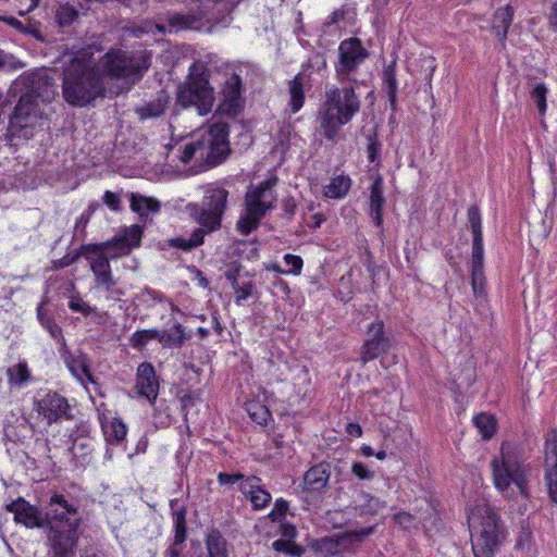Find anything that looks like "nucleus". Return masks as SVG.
Wrapping results in <instances>:
<instances>
[{"label": "nucleus", "mask_w": 557, "mask_h": 557, "mask_svg": "<svg viewBox=\"0 0 557 557\" xmlns=\"http://www.w3.org/2000/svg\"><path fill=\"white\" fill-rule=\"evenodd\" d=\"M62 91L65 101L74 107H84L103 95V77L90 53L79 52L70 61L63 73Z\"/></svg>", "instance_id": "f257e3e1"}, {"label": "nucleus", "mask_w": 557, "mask_h": 557, "mask_svg": "<svg viewBox=\"0 0 557 557\" xmlns=\"http://www.w3.org/2000/svg\"><path fill=\"white\" fill-rule=\"evenodd\" d=\"M474 557H494L505 540V529L497 511L488 504H478L468 516Z\"/></svg>", "instance_id": "f03ea898"}, {"label": "nucleus", "mask_w": 557, "mask_h": 557, "mask_svg": "<svg viewBox=\"0 0 557 557\" xmlns=\"http://www.w3.org/2000/svg\"><path fill=\"white\" fill-rule=\"evenodd\" d=\"M360 106L352 87L329 89L320 110V129L323 136L329 140H335L339 127L352 120Z\"/></svg>", "instance_id": "7ed1b4c3"}, {"label": "nucleus", "mask_w": 557, "mask_h": 557, "mask_svg": "<svg viewBox=\"0 0 557 557\" xmlns=\"http://www.w3.org/2000/svg\"><path fill=\"white\" fill-rule=\"evenodd\" d=\"M492 472L495 487L507 498H515L516 493L510 490V484H515L519 493L528 498L530 495L528 482L530 468L522 463L510 450L509 447L502 445L500 456L495 457L492 462Z\"/></svg>", "instance_id": "20e7f679"}, {"label": "nucleus", "mask_w": 557, "mask_h": 557, "mask_svg": "<svg viewBox=\"0 0 557 557\" xmlns=\"http://www.w3.org/2000/svg\"><path fill=\"white\" fill-rule=\"evenodd\" d=\"M177 102L184 107H196L200 115L211 111L214 91L209 83V71L203 63L195 62L189 67L186 82L178 87Z\"/></svg>", "instance_id": "39448f33"}, {"label": "nucleus", "mask_w": 557, "mask_h": 557, "mask_svg": "<svg viewBox=\"0 0 557 557\" xmlns=\"http://www.w3.org/2000/svg\"><path fill=\"white\" fill-rule=\"evenodd\" d=\"M277 178H269L250 188L245 197V213L236 223V230L244 236L257 230L261 219L274 207L276 196L273 187Z\"/></svg>", "instance_id": "423d86ee"}, {"label": "nucleus", "mask_w": 557, "mask_h": 557, "mask_svg": "<svg viewBox=\"0 0 557 557\" xmlns=\"http://www.w3.org/2000/svg\"><path fill=\"white\" fill-rule=\"evenodd\" d=\"M101 66L111 77L137 81L148 69V63L143 51L110 50L102 57Z\"/></svg>", "instance_id": "0eeeda50"}, {"label": "nucleus", "mask_w": 557, "mask_h": 557, "mask_svg": "<svg viewBox=\"0 0 557 557\" xmlns=\"http://www.w3.org/2000/svg\"><path fill=\"white\" fill-rule=\"evenodd\" d=\"M141 236L143 228L137 224L123 227L112 239L87 246L85 248V258L89 262V257L95 253L102 256L109 262L110 259L126 256L133 248L140 245Z\"/></svg>", "instance_id": "6e6552de"}, {"label": "nucleus", "mask_w": 557, "mask_h": 557, "mask_svg": "<svg viewBox=\"0 0 557 557\" xmlns=\"http://www.w3.org/2000/svg\"><path fill=\"white\" fill-rule=\"evenodd\" d=\"M227 198L228 190L223 187L210 186L206 189L200 205L194 210V216L207 232L221 227L222 218L227 209Z\"/></svg>", "instance_id": "1a4fd4ad"}, {"label": "nucleus", "mask_w": 557, "mask_h": 557, "mask_svg": "<svg viewBox=\"0 0 557 557\" xmlns=\"http://www.w3.org/2000/svg\"><path fill=\"white\" fill-rule=\"evenodd\" d=\"M468 222L472 233V253H471V282L475 296H481L485 290L484 276V248L482 234V219L476 206L468 209Z\"/></svg>", "instance_id": "9d476101"}, {"label": "nucleus", "mask_w": 557, "mask_h": 557, "mask_svg": "<svg viewBox=\"0 0 557 557\" xmlns=\"http://www.w3.org/2000/svg\"><path fill=\"white\" fill-rule=\"evenodd\" d=\"M36 98L33 94H25L20 98L9 122L8 131L11 137L25 139L33 137L35 127L42 120Z\"/></svg>", "instance_id": "9b49d317"}, {"label": "nucleus", "mask_w": 557, "mask_h": 557, "mask_svg": "<svg viewBox=\"0 0 557 557\" xmlns=\"http://www.w3.org/2000/svg\"><path fill=\"white\" fill-rule=\"evenodd\" d=\"M81 519L69 522L65 527L50 525L47 530V541L55 557H74L78 543V527Z\"/></svg>", "instance_id": "f8f14e48"}, {"label": "nucleus", "mask_w": 557, "mask_h": 557, "mask_svg": "<svg viewBox=\"0 0 557 557\" xmlns=\"http://www.w3.org/2000/svg\"><path fill=\"white\" fill-rule=\"evenodd\" d=\"M89 265L95 276L96 288L104 293L108 299L120 301L125 292L120 287L117 280L113 277L110 262L102 256L92 253L89 257Z\"/></svg>", "instance_id": "ddd939ff"}, {"label": "nucleus", "mask_w": 557, "mask_h": 557, "mask_svg": "<svg viewBox=\"0 0 557 557\" xmlns=\"http://www.w3.org/2000/svg\"><path fill=\"white\" fill-rule=\"evenodd\" d=\"M337 76H347L355 71L369 55L361 40L355 37L343 40L338 47Z\"/></svg>", "instance_id": "4468645a"}, {"label": "nucleus", "mask_w": 557, "mask_h": 557, "mask_svg": "<svg viewBox=\"0 0 557 557\" xmlns=\"http://www.w3.org/2000/svg\"><path fill=\"white\" fill-rule=\"evenodd\" d=\"M228 125L225 122L212 123L209 127L208 137L203 139L209 149V165L214 166L223 162L230 152Z\"/></svg>", "instance_id": "2eb2a0df"}, {"label": "nucleus", "mask_w": 557, "mask_h": 557, "mask_svg": "<svg viewBox=\"0 0 557 557\" xmlns=\"http://www.w3.org/2000/svg\"><path fill=\"white\" fill-rule=\"evenodd\" d=\"M77 516V508L70 504L63 495L53 494L50 497L45 511V528L65 527L69 522L79 519Z\"/></svg>", "instance_id": "dca6fc26"}, {"label": "nucleus", "mask_w": 557, "mask_h": 557, "mask_svg": "<svg viewBox=\"0 0 557 557\" xmlns=\"http://www.w3.org/2000/svg\"><path fill=\"white\" fill-rule=\"evenodd\" d=\"M391 347V339L384 333V323L376 320L368 327L367 339L361 350V360L367 363L382 356Z\"/></svg>", "instance_id": "f3484780"}, {"label": "nucleus", "mask_w": 557, "mask_h": 557, "mask_svg": "<svg viewBox=\"0 0 557 557\" xmlns=\"http://www.w3.org/2000/svg\"><path fill=\"white\" fill-rule=\"evenodd\" d=\"M36 410L46 419L48 424L71 418L67 399L55 392H50L37 400Z\"/></svg>", "instance_id": "a211bd4d"}, {"label": "nucleus", "mask_w": 557, "mask_h": 557, "mask_svg": "<svg viewBox=\"0 0 557 557\" xmlns=\"http://www.w3.org/2000/svg\"><path fill=\"white\" fill-rule=\"evenodd\" d=\"M7 510L14 515V521L28 529L45 528V521L41 511L30 505L24 498H18L7 505Z\"/></svg>", "instance_id": "6ab92c4d"}, {"label": "nucleus", "mask_w": 557, "mask_h": 557, "mask_svg": "<svg viewBox=\"0 0 557 557\" xmlns=\"http://www.w3.org/2000/svg\"><path fill=\"white\" fill-rule=\"evenodd\" d=\"M545 465V481L548 497L553 504L557 505V440L555 433H553V440L546 441Z\"/></svg>", "instance_id": "aec40b11"}, {"label": "nucleus", "mask_w": 557, "mask_h": 557, "mask_svg": "<svg viewBox=\"0 0 557 557\" xmlns=\"http://www.w3.org/2000/svg\"><path fill=\"white\" fill-rule=\"evenodd\" d=\"M136 389L140 396L149 401L156 400L159 391V382L156 376L154 368L144 362L137 369Z\"/></svg>", "instance_id": "412c9836"}, {"label": "nucleus", "mask_w": 557, "mask_h": 557, "mask_svg": "<svg viewBox=\"0 0 557 557\" xmlns=\"http://www.w3.org/2000/svg\"><path fill=\"white\" fill-rule=\"evenodd\" d=\"M331 475V466L326 462L311 467L304 475V490L309 493L325 491Z\"/></svg>", "instance_id": "4be33fe9"}, {"label": "nucleus", "mask_w": 557, "mask_h": 557, "mask_svg": "<svg viewBox=\"0 0 557 557\" xmlns=\"http://www.w3.org/2000/svg\"><path fill=\"white\" fill-rule=\"evenodd\" d=\"M240 492L249 498L253 509H263L272 499L271 494L260 485V479L248 476L239 484Z\"/></svg>", "instance_id": "5701e85b"}, {"label": "nucleus", "mask_w": 557, "mask_h": 557, "mask_svg": "<svg viewBox=\"0 0 557 557\" xmlns=\"http://www.w3.org/2000/svg\"><path fill=\"white\" fill-rule=\"evenodd\" d=\"M513 20V9L510 5L498 9L493 16L492 30L498 38L502 48L506 46L508 29Z\"/></svg>", "instance_id": "b1692460"}, {"label": "nucleus", "mask_w": 557, "mask_h": 557, "mask_svg": "<svg viewBox=\"0 0 557 557\" xmlns=\"http://www.w3.org/2000/svg\"><path fill=\"white\" fill-rule=\"evenodd\" d=\"M370 215L372 216L375 225L380 227L383 223V207L385 205V197L383 195V180L377 176L371 186L370 190Z\"/></svg>", "instance_id": "393cba45"}, {"label": "nucleus", "mask_w": 557, "mask_h": 557, "mask_svg": "<svg viewBox=\"0 0 557 557\" xmlns=\"http://www.w3.org/2000/svg\"><path fill=\"white\" fill-rule=\"evenodd\" d=\"M242 92V79L236 73L226 74L222 85L221 94L224 102L228 103V109H234Z\"/></svg>", "instance_id": "a878e982"}, {"label": "nucleus", "mask_w": 557, "mask_h": 557, "mask_svg": "<svg viewBox=\"0 0 557 557\" xmlns=\"http://www.w3.org/2000/svg\"><path fill=\"white\" fill-rule=\"evenodd\" d=\"M168 103L169 97L164 94H160L157 99L146 103L145 106L137 107L136 113L140 119L159 117L164 114Z\"/></svg>", "instance_id": "bb28decb"}, {"label": "nucleus", "mask_w": 557, "mask_h": 557, "mask_svg": "<svg viewBox=\"0 0 557 557\" xmlns=\"http://www.w3.org/2000/svg\"><path fill=\"white\" fill-rule=\"evenodd\" d=\"M289 107L293 113L298 112L305 102V92H304V76L302 74L296 75L292 81H289Z\"/></svg>", "instance_id": "cd10ccee"}, {"label": "nucleus", "mask_w": 557, "mask_h": 557, "mask_svg": "<svg viewBox=\"0 0 557 557\" xmlns=\"http://www.w3.org/2000/svg\"><path fill=\"white\" fill-rule=\"evenodd\" d=\"M205 140H196L185 145L180 157L184 163L189 162L193 158L203 160L209 165V152Z\"/></svg>", "instance_id": "c85d7f7f"}, {"label": "nucleus", "mask_w": 557, "mask_h": 557, "mask_svg": "<svg viewBox=\"0 0 557 557\" xmlns=\"http://www.w3.org/2000/svg\"><path fill=\"white\" fill-rule=\"evenodd\" d=\"M351 186V180L347 175H338L324 187V196L332 199L343 198Z\"/></svg>", "instance_id": "c756f323"}, {"label": "nucleus", "mask_w": 557, "mask_h": 557, "mask_svg": "<svg viewBox=\"0 0 557 557\" xmlns=\"http://www.w3.org/2000/svg\"><path fill=\"white\" fill-rule=\"evenodd\" d=\"M207 557H228L226 541L219 531H211L206 541Z\"/></svg>", "instance_id": "7c9ffc66"}, {"label": "nucleus", "mask_w": 557, "mask_h": 557, "mask_svg": "<svg viewBox=\"0 0 557 557\" xmlns=\"http://www.w3.org/2000/svg\"><path fill=\"white\" fill-rule=\"evenodd\" d=\"M181 323H175L171 331H161L160 344L163 347H181L188 339Z\"/></svg>", "instance_id": "2f4dec72"}, {"label": "nucleus", "mask_w": 557, "mask_h": 557, "mask_svg": "<svg viewBox=\"0 0 557 557\" xmlns=\"http://www.w3.org/2000/svg\"><path fill=\"white\" fill-rule=\"evenodd\" d=\"M131 209L140 215H146L149 212H158L160 210V203L156 199L132 194Z\"/></svg>", "instance_id": "473e14b6"}, {"label": "nucleus", "mask_w": 557, "mask_h": 557, "mask_svg": "<svg viewBox=\"0 0 557 557\" xmlns=\"http://www.w3.org/2000/svg\"><path fill=\"white\" fill-rule=\"evenodd\" d=\"M207 231L203 228H197L193 232L189 238L175 237L171 239V246L188 251L195 247L200 246L203 243V237Z\"/></svg>", "instance_id": "72a5a7b5"}, {"label": "nucleus", "mask_w": 557, "mask_h": 557, "mask_svg": "<svg viewBox=\"0 0 557 557\" xmlns=\"http://www.w3.org/2000/svg\"><path fill=\"white\" fill-rule=\"evenodd\" d=\"M197 14H173L169 17L170 30L197 28L199 23Z\"/></svg>", "instance_id": "f704fd0d"}, {"label": "nucleus", "mask_w": 557, "mask_h": 557, "mask_svg": "<svg viewBox=\"0 0 557 557\" xmlns=\"http://www.w3.org/2000/svg\"><path fill=\"white\" fill-rule=\"evenodd\" d=\"M474 425L479 430L483 440H490L496 431V420L487 413H480L473 419Z\"/></svg>", "instance_id": "c9c22d12"}, {"label": "nucleus", "mask_w": 557, "mask_h": 557, "mask_svg": "<svg viewBox=\"0 0 557 557\" xmlns=\"http://www.w3.org/2000/svg\"><path fill=\"white\" fill-rule=\"evenodd\" d=\"M172 509L175 528L174 540L176 544H183L186 540V510L184 508L175 509L173 504Z\"/></svg>", "instance_id": "e433bc0d"}, {"label": "nucleus", "mask_w": 557, "mask_h": 557, "mask_svg": "<svg viewBox=\"0 0 557 557\" xmlns=\"http://www.w3.org/2000/svg\"><path fill=\"white\" fill-rule=\"evenodd\" d=\"M10 384L21 385L26 383L29 377V371L25 362H21L16 366L10 367L7 370Z\"/></svg>", "instance_id": "4c0bfd02"}, {"label": "nucleus", "mask_w": 557, "mask_h": 557, "mask_svg": "<svg viewBox=\"0 0 557 557\" xmlns=\"http://www.w3.org/2000/svg\"><path fill=\"white\" fill-rule=\"evenodd\" d=\"M103 430L108 441H115L119 443L126 436V425L119 419H113L110 423L103 426Z\"/></svg>", "instance_id": "58836bf2"}, {"label": "nucleus", "mask_w": 557, "mask_h": 557, "mask_svg": "<svg viewBox=\"0 0 557 557\" xmlns=\"http://www.w3.org/2000/svg\"><path fill=\"white\" fill-rule=\"evenodd\" d=\"M55 17L59 26L66 27L78 17V11L73 5L65 3L60 5Z\"/></svg>", "instance_id": "ea45409f"}, {"label": "nucleus", "mask_w": 557, "mask_h": 557, "mask_svg": "<svg viewBox=\"0 0 557 557\" xmlns=\"http://www.w3.org/2000/svg\"><path fill=\"white\" fill-rule=\"evenodd\" d=\"M546 95L547 87L543 83H537L531 87L530 97L535 102L540 114H544L546 112Z\"/></svg>", "instance_id": "a19ab883"}, {"label": "nucleus", "mask_w": 557, "mask_h": 557, "mask_svg": "<svg viewBox=\"0 0 557 557\" xmlns=\"http://www.w3.org/2000/svg\"><path fill=\"white\" fill-rule=\"evenodd\" d=\"M383 79L387 88V95L391 102V107L395 109L397 81L395 77V70L393 65H389L384 70Z\"/></svg>", "instance_id": "79ce46f5"}, {"label": "nucleus", "mask_w": 557, "mask_h": 557, "mask_svg": "<svg viewBox=\"0 0 557 557\" xmlns=\"http://www.w3.org/2000/svg\"><path fill=\"white\" fill-rule=\"evenodd\" d=\"M247 412L249 413L251 419L260 425H265L270 418L269 410L258 403L249 404L247 406Z\"/></svg>", "instance_id": "37998d69"}, {"label": "nucleus", "mask_w": 557, "mask_h": 557, "mask_svg": "<svg viewBox=\"0 0 557 557\" xmlns=\"http://www.w3.org/2000/svg\"><path fill=\"white\" fill-rule=\"evenodd\" d=\"M284 262L288 267L284 274L299 275L302 269V259L299 256L286 253L284 256Z\"/></svg>", "instance_id": "c03bdc74"}, {"label": "nucleus", "mask_w": 557, "mask_h": 557, "mask_svg": "<svg viewBox=\"0 0 557 557\" xmlns=\"http://www.w3.org/2000/svg\"><path fill=\"white\" fill-rule=\"evenodd\" d=\"M67 366L71 370V372L78 379H83V376L88 377L91 380V374L89 373V370L86 366V363L82 359H73L72 361L67 362Z\"/></svg>", "instance_id": "a18cd8bd"}, {"label": "nucleus", "mask_w": 557, "mask_h": 557, "mask_svg": "<svg viewBox=\"0 0 557 557\" xmlns=\"http://www.w3.org/2000/svg\"><path fill=\"white\" fill-rule=\"evenodd\" d=\"M69 308L74 312H81L85 317L89 315L91 312H94V308L90 307L86 301H84L79 297H73L69 301Z\"/></svg>", "instance_id": "49530a36"}, {"label": "nucleus", "mask_w": 557, "mask_h": 557, "mask_svg": "<svg viewBox=\"0 0 557 557\" xmlns=\"http://www.w3.org/2000/svg\"><path fill=\"white\" fill-rule=\"evenodd\" d=\"M247 476H245L244 474L242 473H225V472H220L218 474V482L220 483V485H227V486H232L234 485L235 483H242Z\"/></svg>", "instance_id": "de8ad7c7"}, {"label": "nucleus", "mask_w": 557, "mask_h": 557, "mask_svg": "<svg viewBox=\"0 0 557 557\" xmlns=\"http://www.w3.org/2000/svg\"><path fill=\"white\" fill-rule=\"evenodd\" d=\"M351 472L360 480H371L374 476V472L370 471L362 462H354Z\"/></svg>", "instance_id": "09e8293b"}, {"label": "nucleus", "mask_w": 557, "mask_h": 557, "mask_svg": "<svg viewBox=\"0 0 557 557\" xmlns=\"http://www.w3.org/2000/svg\"><path fill=\"white\" fill-rule=\"evenodd\" d=\"M393 519L397 524H399L404 529L413 527L416 522V518L411 513L406 511L395 513Z\"/></svg>", "instance_id": "8fccbe9b"}, {"label": "nucleus", "mask_w": 557, "mask_h": 557, "mask_svg": "<svg viewBox=\"0 0 557 557\" xmlns=\"http://www.w3.org/2000/svg\"><path fill=\"white\" fill-rule=\"evenodd\" d=\"M236 294V301L240 302L251 295L252 283L246 282L233 288Z\"/></svg>", "instance_id": "3c124183"}, {"label": "nucleus", "mask_w": 557, "mask_h": 557, "mask_svg": "<svg viewBox=\"0 0 557 557\" xmlns=\"http://www.w3.org/2000/svg\"><path fill=\"white\" fill-rule=\"evenodd\" d=\"M103 202L113 211L121 210V201L116 194L112 191H106L103 195Z\"/></svg>", "instance_id": "603ef678"}, {"label": "nucleus", "mask_w": 557, "mask_h": 557, "mask_svg": "<svg viewBox=\"0 0 557 557\" xmlns=\"http://www.w3.org/2000/svg\"><path fill=\"white\" fill-rule=\"evenodd\" d=\"M40 81H42V83L47 87V89L44 94L38 92L37 97H42L44 100H48L50 97H52L55 94V84H54L53 79L48 76L41 77Z\"/></svg>", "instance_id": "864d4df0"}, {"label": "nucleus", "mask_w": 557, "mask_h": 557, "mask_svg": "<svg viewBox=\"0 0 557 557\" xmlns=\"http://www.w3.org/2000/svg\"><path fill=\"white\" fill-rule=\"evenodd\" d=\"M148 342L149 339L146 338L141 331L135 332L129 339L132 347L136 349H141Z\"/></svg>", "instance_id": "5fc2aeb1"}, {"label": "nucleus", "mask_w": 557, "mask_h": 557, "mask_svg": "<svg viewBox=\"0 0 557 557\" xmlns=\"http://www.w3.org/2000/svg\"><path fill=\"white\" fill-rule=\"evenodd\" d=\"M287 510H288L287 502H285L283 499H277L275 502L274 509L270 513V517H272V519H275L278 516H284L287 512Z\"/></svg>", "instance_id": "6e6d98bb"}, {"label": "nucleus", "mask_w": 557, "mask_h": 557, "mask_svg": "<svg viewBox=\"0 0 557 557\" xmlns=\"http://www.w3.org/2000/svg\"><path fill=\"white\" fill-rule=\"evenodd\" d=\"M272 546L276 552L294 554L292 550V544L287 541L276 540L273 542Z\"/></svg>", "instance_id": "4d7b16f0"}, {"label": "nucleus", "mask_w": 557, "mask_h": 557, "mask_svg": "<svg viewBox=\"0 0 557 557\" xmlns=\"http://www.w3.org/2000/svg\"><path fill=\"white\" fill-rule=\"evenodd\" d=\"M296 201L293 197L283 200V210L285 213L293 215L296 211Z\"/></svg>", "instance_id": "13d9d810"}, {"label": "nucleus", "mask_w": 557, "mask_h": 557, "mask_svg": "<svg viewBox=\"0 0 557 557\" xmlns=\"http://www.w3.org/2000/svg\"><path fill=\"white\" fill-rule=\"evenodd\" d=\"M548 22L550 27L557 32V1L550 8Z\"/></svg>", "instance_id": "bf43d9fd"}, {"label": "nucleus", "mask_w": 557, "mask_h": 557, "mask_svg": "<svg viewBox=\"0 0 557 557\" xmlns=\"http://www.w3.org/2000/svg\"><path fill=\"white\" fill-rule=\"evenodd\" d=\"M47 331L53 338L61 339L62 342H64V338L62 337V329L55 322L49 324Z\"/></svg>", "instance_id": "052dcab7"}, {"label": "nucleus", "mask_w": 557, "mask_h": 557, "mask_svg": "<svg viewBox=\"0 0 557 557\" xmlns=\"http://www.w3.org/2000/svg\"><path fill=\"white\" fill-rule=\"evenodd\" d=\"M346 431L349 435L360 437L362 435V429L358 423H348Z\"/></svg>", "instance_id": "680f3d73"}, {"label": "nucleus", "mask_w": 557, "mask_h": 557, "mask_svg": "<svg viewBox=\"0 0 557 557\" xmlns=\"http://www.w3.org/2000/svg\"><path fill=\"white\" fill-rule=\"evenodd\" d=\"M180 545L181 544H176L174 541L173 544L164 553V557H180L182 550Z\"/></svg>", "instance_id": "e2e57ef3"}, {"label": "nucleus", "mask_w": 557, "mask_h": 557, "mask_svg": "<svg viewBox=\"0 0 557 557\" xmlns=\"http://www.w3.org/2000/svg\"><path fill=\"white\" fill-rule=\"evenodd\" d=\"M143 334L148 338L151 339H158L160 342L161 331L159 330H141Z\"/></svg>", "instance_id": "0e129e2a"}, {"label": "nucleus", "mask_w": 557, "mask_h": 557, "mask_svg": "<svg viewBox=\"0 0 557 557\" xmlns=\"http://www.w3.org/2000/svg\"><path fill=\"white\" fill-rule=\"evenodd\" d=\"M377 151H379V145L374 141H371L368 146L369 160L371 162H373L375 160Z\"/></svg>", "instance_id": "69168bd1"}, {"label": "nucleus", "mask_w": 557, "mask_h": 557, "mask_svg": "<svg viewBox=\"0 0 557 557\" xmlns=\"http://www.w3.org/2000/svg\"><path fill=\"white\" fill-rule=\"evenodd\" d=\"M237 272L238 271L236 270V271H228L226 273V278L231 282L233 288L239 285V282L237 280Z\"/></svg>", "instance_id": "338daca9"}, {"label": "nucleus", "mask_w": 557, "mask_h": 557, "mask_svg": "<svg viewBox=\"0 0 557 557\" xmlns=\"http://www.w3.org/2000/svg\"><path fill=\"white\" fill-rule=\"evenodd\" d=\"M361 453H362V455H363V456H366V457L374 456V451H373L372 447H371V446H369V445H363V446L361 447Z\"/></svg>", "instance_id": "774afa93"}]
</instances>
